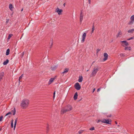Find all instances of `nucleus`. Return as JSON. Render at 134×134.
Wrapping results in <instances>:
<instances>
[{
  "label": "nucleus",
  "instance_id": "obj_4",
  "mask_svg": "<svg viewBox=\"0 0 134 134\" xmlns=\"http://www.w3.org/2000/svg\"><path fill=\"white\" fill-rule=\"evenodd\" d=\"M111 122V121L109 119H108L107 120L105 119H102V122L108 124H110Z\"/></svg>",
  "mask_w": 134,
  "mask_h": 134
},
{
  "label": "nucleus",
  "instance_id": "obj_38",
  "mask_svg": "<svg viewBox=\"0 0 134 134\" xmlns=\"http://www.w3.org/2000/svg\"><path fill=\"white\" fill-rule=\"evenodd\" d=\"M55 91L53 93V98L54 99V98L55 97Z\"/></svg>",
  "mask_w": 134,
  "mask_h": 134
},
{
  "label": "nucleus",
  "instance_id": "obj_1",
  "mask_svg": "<svg viewBox=\"0 0 134 134\" xmlns=\"http://www.w3.org/2000/svg\"><path fill=\"white\" fill-rule=\"evenodd\" d=\"M29 103V101L27 99H24L21 101L20 106L23 109H26L28 106Z\"/></svg>",
  "mask_w": 134,
  "mask_h": 134
},
{
  "label": "nucleus",
  "instance_id": "obj_41",
  "mask_svg": "<svg viewBox=\"0 0 134 134\" xmlns=\"http://www.w3.org/2000/svg\"><path fill=\"white\" fill-rule=\"evenodd\" d=\"M3 118V116H1L0 117V121H2V118Z\"/></svg>",
  "mask_w": 134,
  "mask_h": 134
},
{
  "label": "nucleus",
  "instance_id": "obj_46",
  "mask_svg": "<svg viewBox=\"0 0 134 134\" xmlns=\"http://www.w3.org/2000/svg\"><path fill=\"white\" fill-rule=\"evenodd\" d=\"M95 90V88H94L93 89V92Z\"/></svg>",
  "mask_w": 134,
  "mask_h": 134
},
{
  "label": "nucleus",
  "instance_id": "obj_45",
  "mask_svg": "<svg viewBox=\"0 0 134 134\" xmlns=\"http://www.w3.org/2000/svg\"><path fill=\"white\" fill-rule=\"evenodd\" d=\"M88 1L89 2V3L90 4L91 3V0H88Z\"/></svg>",
  "mask_w": 134,
  "mask_h": 134
},
{
  "label": "nucleus",
  "instance_id": "obj_29",
  "mask_svg": "<svg viewBox=\"0 0 134 134\" xmlns=\"http://www.w3.org/2000/svg\"><path fill=\"white\" fill-rule=\"evenodd\" d=\"M130 19L131 20L134 21V15H132L130 18Z\"/></svg>",
  "mask_w": 134,
  "mask_h": 134
},
{
  "label": "nucleus",
  "instance_id": "obj_5",
  "mask_svg": "<svg viewBox=\"0 0 134 134\" xmlns=\"http://www.w3.org/2000/svg\"><path fill=\"white\" fill-rule=\"evenodd\" d=\"M74 87L77 90H79L81 89V86L78 82L75 84Z\"/></svg>",
  "mask_w": 134,
  "mask_h": 134
},
{
  "label": "nucleus",
  "instance_id": "obj_30",
  "mask_svg": "<svg viewBox=\"0 0 134 134\" xmlns=\"http://www.w3.org/2000/svg\"><path fill=\"white\" fill-rule=\"evenodd\" d=\"M53 44V42L52 41H51L50 42V48H51Z\"/></svg>",
  "mask_w": 134,
  "mask_h": 134
},
{
  "label": "nucleus",
  "instance_id": "obj_27",
  "mask_svg": "<svg viewBox=\"0 0 134 134\" xmlns=\"http://www.w3.org/2000/svg\"><path fill=\"white\" fill-rule=\"evenodd\" d=\"M13 8V6L11 4H10L9 5V8L11 10H12V8Z\"/></svg>",
  "mask_w": 134,
  "mask_h": 134
},
{
  "label": "nucleus",
  "instance_id": "obj_49",
  "mask_svg": "<svg viewBox=\"0 0 134 134\" xmlns=\"http://www.w3.org/2000/svg\"><path fill=\"white\" fill-rule=\"evenodd\" d=\"M110 116H108L107 117H110Z\"/></svg>",
  "mask_w": 134,
  "mask_h": 134
},
{
  "label": "nucleus",
  "instance_id": "obj_8",
  "mask_svg": "<svg viewBox=\"0 0 134 134\" xmlns=\"http://www.w3.org/2000/svg\"><path fill=\"white\" fill-rule=\"evenodd\" d=\"M62 12V10L61 9H59L58 8L56 9V12H57L59 15H60L61 14V13Z\"/></svg>",
  "mask_w": 134,
  "mask_h": 134
},
{
  "label": "nucleus",
  "instance_id": "obj_20",
  "mask_svg": "<svg viewBox=\"0 0 134 134\" xmlns=\"http://www.w3.org/2000/svg\"><path fill=\"white\" fill-rule=\"evenodd\" d=\"M10 50L9 49H8L6 51V55H8L9 54Z\"/></svg>",
  "mask_w": 134,
  "mask_h": 134
},
{
  "label": "nucleus",
  "instance_id": "obj_16",
  "mask_svg": "<svg viewBox=\"0 0 134 134\" xmlns=\"http://www.w3.org/2000/svg\"><path fill=\"white\" fill-rule=\"evenodd\" d=\"M83 80V78L82 76H80L79 77L78 81L79 82H81Z\"/></svg>",
  "mask_w": 134,
  "mask_h": 134
},
{
  "label": "nucleus",
  "instance_id": "obj_43",
  "mask_svg": "<svg viewBox=\"0 0 134 134\" xmlns=\"http://www.w3.org/2000/svg\"><path fill=\"white\" fill-rule=\"evenodd\" d=\"M120 55L121 56V57H123V56H124V54H120Z\"/></svg>",
  "mask_w": 134,
  "mask_h": 134
},
{
  "label": "nucleus",
  "instance_id": "obj_39",
  "mask_svg": "<svg viewBox=\"0 0 134 134\" xmlns=\"http://www.w3.org/2000/svg\"><path fill=\"white\" fill-rule=\"evenodd\" d=\"M9 19H7L6 21V24L8 23V22H9Z\"/></svg>",
  "mask_w": 134,
  "mask_h": 134
},
{
  "label": "nucleus",
  "instance_id": "obj_12",
  "mask_svg": "<svg viewBox=\"0 0 134 134\" xmlns=\"http://www.w3.org/2000/svg\"><path fill=\"white\" fill-rule=\"evenodd\" d=\"M11 113V114H12L13 115H14L16 113V110L15 109V108H14L12 109L11 111H10Z\"/></svg>",
  "mask_w": 134,
  "mask_h": 134
},
{
  "label": "nucleus",
  "instance_id": "obj_18",
  "mask_svg": "<svg viewBox=\"0 0 134 134\" xmlns=\"http://www.w3.org/2000/svg\"><path fill=\"white\" fill-rule=\"evenodd\" d=\"M134 31V29H131L130 30L128 31L127 32L129 33H133V31Z\"/></svg>",
  "mask_w": 134,
  "mask_h": 134
},
{
  "label": "nucleus",
  "instance_id": "obj_35",
  "mask_svg": "<svg viewBox=\"0 0 134 134\" xmlns=\"http://www.w3.org/2000/svg\"><path fill=\"white\" fill-rule=\"evenodd\" d=\"M83 130H81V131H79V134H81V133H82L83 132Z\"/></svg>",
  "mask_w": 134,
  "mask_h": 134
},
{
  "label": "nucleus",
  "instance_id": "obj_44",
  "mask_svg": "<svg viewBox=\"0 0 134 134\" xmlns=\"http://www.w3.org/2000/svg\"><path fill=\"white\" fill-rule=\"evenodd\" d=\"M100 90V88H99L97 90V92H99V91Z\"/></svg>",
  "mask_w": 134,
  "mask_h": 134
},
{
  "label": "nucleus",
  "instance_id": "obj_22",
  "mask_svg": "<svg viewBox=\"0 0 134 134\" xmlns=\"http://www.w3.org/2000/svg\"><path fill=\"white\" fill-rule=\"evenodd\" d=\"M121 128L118 127L116 128V130H115L114 131L116 132H120L119 129H120Z\"/></svg>",
  "mask_w": 134,
  "mask_h": 134
},
{
  "label": "nucleus",
  "instance_id": "obj_13",
  "mask_svg": "<svg viewBox=\"0 0 134 134\" xmlns=\"http://www.w3.org/2000/svg\"><path fill=\"white\" fill-rule=\"evenodd\" d=\"M122 34V33L120 31L118 33V34L117 35H116V37H120L121 36V35Z\"/></svg>",
  "mask_w": 134,
  "mask_h": 134
},
{
  "label": "nucleus",
  "instance_id": "obj_28",
  "mask_svg": "<svg viewBox=\"0 0 134 134\" xmlns=\"http://www.w3.org/2000/svg\"><path fill=\"white\" fill-rule=\"evenodd\" d=\"M134 22V21L131 20V21L129 22V24L130 25H132L133 24Z\"/></svg>",
  "mask_w": 134,
  "mask_h": 134
},
{
  "label": "nucleus",
  "instance_id": "obj_23",
  "mask_svg": "<svg viewBox=\"0 0 134 134\" xmlns=\"http://www.w3.org/2000/svg\"><path fill=\"white\" fill-rule=\"evenodd\" d=\"M23 75L22 74L20 76L19 78V83L20 82H21V79L22 78V77H23Z\"/></svg>",
  "mask_w": 134,
  "mask_h": 134
},
{
  "label": "nucleus",
  "instance_id": "obj_31",
  "mask_svg": "<svg viewBox=\"0 0 134 134\" xmlns=\"http://www.w3.org/2000/svg\"><path fill=\"white\" fill-rule=\"evenodd\" d=\"M134 38V36L131 37L130 38L127 39V40H132V39H133Z\"/></svg>",
  "mask_w": 134,
  "mask_h": 134
},
{
  "label": "nucleus",
  "instance_id": "obj_19",
  "mask_svg": "<svg viewBox=\"0 0 134 134\" xmlns=\"http://www.w3.org/2000/svg\"><path fill=\"white\" fill-rule=\"evenodd\" d=\"M9 61L8 59H7L3 63V64L4 65H7Z\"/></svg>",
  "mask_w": 134,
  "mask_h": 134
},
{
  "label": "nucleus",
  "instance_id": "obj_42",
  "mask_svg": "<svg viewBox=\"0 0 134 134\" xmlns=\"http://www.w3.org/2000/svg\"><path fill=\"white\" fill-rule=\"evenodd\" d=\"M102 119L101 120H98V121H97V123H99V122H100V121L102 122Z\"/></svg>",
  "mask_w": 134,
  "mask_h": 134
},
{
  "label": "nucleus",
  "instance_id": "obj_3",
  "mask_svg": "<svg viewBox=\"0 0 134 134\" xmlns=\"http://www.w3.org/2000/svg\"><path fill=\"white\" fill-rule=\"evenodd\" d=\"M99 68L97 66H95L93 68L91 75V76H94L99 70Z\"/></svg>",
  "mask_w": 134,
  "mask_h": 134
},
{
  "label": "nucleus",
  "instance_id": "obj_21",
  "mask_svg": "<svg viewBox=\"0 0 134 134\" xmlns=\"http://www.w3.org/2000/svg\"><path fill=\"white\" fill-rule=\"evenodd\" d=\"M69 70V69L68 68H66L65 69L64 71L62 72V73L64 74L67 73L68 72Z\"/></svg>",
  "mask_w": 134,
  "mask_h": 134
},
{
  "label": "nucleus",
  "instance_id": "obj_36",
  "mask_svg": "<svg viewBox=\"0 0 134 134\" xmlns=\"http://www.w3.org/2000/svg\"><path fill=\"white\" fill-rule=\"evenodd\" d=\"M89 129L91 130H94V127H92L90 129Z\"/></svg>",
  "mask_w": 134,
  "mask_h": 134
},
{
  "label": "nucleus",
  "instance_id": "obj_11",
  "mask_svg": "<svg viewBox=\"0 0 134 134\" xmlns=\"http://www.w3.org/2000/svg\"><path fill=\"white\" fill-rule=\"evenodd\" d=\"M83 14L82 13V12H81L80 14V22L81 23L83 19Z\"/></svg>",
  "mask_w": 134,
  "mask_h": 134
},
{
  "label": "nucleus",
  "instance_id": "obj_53",
  "mask_svg": "<svg viewBox=\"0 0 134 134\" xmlns=\"http://www.w3.org/2000/svg\"><path fill=\"white\" fill-rule=\"evenodd\" d=\"M88 71V70H87V71Z\"/></svg>",
  "mask_w": 134,
  "mask_h": 134
},
{
  "label": "nucleus",
  "instance_id": "obj_17",
  "mask_svg": "<svg viewBox=\"0 0 134 134\" xmlns=\"http://www.w3.org/2000/svg\"><path fill=\"white\" fill-rule=\"evenodd\" d=\"M57 65H56L55 66H54L53 67H52L51 68V69L52 70H55L57 68Z\"/></svg>",
  "mask_w": 134,
  "mask_h": 134
},
{
  "label": "nucleus",
  "instance_id": "obj_40",
  "mask_svg": "<svg viewBox=\"0 0 134 134\" xmlns=\"http://www.w3.org/2000/svg\"><path fill=\"white\" fill-rule=\"evenodd\" d=\"M100 51V49H97L96 51L97 53H98Z\"/></svg>",
  "mask_w": 134,
  "mask_h": 134
},
{
  "label": "nucleus",
  "instance_id": "obj_10",
  "mask_svg": "<svg viewBox=\"0 0 134 134\" xmlns=\"http://www.w3.org/2000/svg\"><path fill=\"white\" fill-rule=\"evenodd\" d=\"M86 36V33H84L83 35L82 36V40L81 41L82 42H84L85 41Z\"/></svg>",
  "mask_w": 134,
  "mask_h": 134
},
{
  "label": "nucleus",
  "instance_id": "obj_2",
  "mask_svg": "<svg viewBox=\"0 0 134 134\" xmlns=\"http://www.w3.org/2000/svg\"><path fill=\"white\" fill-rule=\"evenodd\" d=\"M72 109V107L71 106L69 105L65 108L62 109L61 111V114H64L66 112L70 111Z\"/></svg>",
  "mask_w": 134,
  "mask_h": 134
},
{
  "label": "nucleus",
  "instance_id": "obj_33",
  "mask_svg": "<svg viewBox=\"0 0 134 134\" xmlns=\"http://www.w3.org/2000/svg\"><path fill=\"white\" fill-rule=\"evenodd\" d=\"M121 132L123 133H125L126 132V131L124 129H122Z\"/></svg>",
  "mask_w": 134,
  "mask_h": 134
},
{
  "label": "nucleus",
  "instance_id": "obj_52",
  "mask_svg": "<svg viewBox=\"0 0 134 134\" xmlns=\"http://www.w3.org/2000/svg\"><path fill=\"white\" fill-rule=\"evenodd\" d=\"M1 130V128H0V131Z\"/></svg>",
  "mask_w": 134,
  "mask_h": 134
},
{
  "label": "nucleus",
  "instance_id": "obj_26",
  "mask_svg": "<svg viewBox=\"0 0 134 134\" xmlns=\"http://www.w3.org/2000/svg\"><path fill=\"white\" fill-rule=\"evenodd\" d=\"M12 114H11V113L10 112H9L8 113H7L5 115V116H7L8 115H9V117H10V116Z\"/></svg>",
  "mask_w": 134,
  "mask_h": 134
},
{
  "label": "nucleus",
  "instance_id": "obj_47",
  "mask_svg": "<svg viewBox=\"0 0 134 134\" xmlns=\"http://www.w3.org/2000/svg\"><path fill=\"white\" fill-rule=\"evenodd\" d=\"M23 8H22L21 10V12H22L23 11Z\"/></svg>",
  "mask_w": 134,
  "mask_h": 134
},
{
  "label": "nucleus",
  "instance_id": "obj_15",
  "mask_svg": "<svg viewBox=\"0 0 134 134\" xmlns=\"http://www.w3.org/2000/svg\"><path fill=\"white\" fill-rule=\"evenodd\" d=\"M78 95L77 93V92H76L75 94V95L74 97V100H75L77 99V97Z\"/></svg>",
  "mask_w": 134,
  "mask_h": 134
},
{
  "label": "nucleus",
  "instance_id": "obj_24",
  "mask_svg": "<svg viewBox=\"0 0 134 134\" xmlns=\"http://www.w3.org/2000/svg\"><path fill=\"white\" fill-rule=\"evenodd\" d=\"M125 50H129V51H130L131 50V48L130 47H125Z\"/></svg>",
  "mask_w": 134,
  "mask_h": 134
},
{
  "label": "nucleus",
  "instance_id": "obj_48",
  "mask_svg": "<svg viewBox=\"0 0 134 134\" xmlns=\"http://www.w3.org/2000/svg\"><path fill=\"white\" fill-rule=\"evenodd\" d=\"M115 124H117V123L116 121H115Z\"/></svg>",
  "mask_w": 134,
  "mask_h": 134
},
{
  "label": "nucleus",
  "instance_id": "obj_51",
  "mask_svg": "<svg viewBox=\"0 0 134 134\" xmlns=\"http://www.w3.org/2000/svg\"><path fill=\"white\" fill-rule=\"evenodd\" d=\"M117 126H118V127H119V125H117Z\"/></svg>",
  "mask_w": 134,
  "mask_h": 134
},
{
  "label": "nucleus",
  "instance_id": "obj_32",
  "mask_svg": "<svg viewBox=\"0 0 134 134\" xmlns=\"http://www.w3.org/2000/svg\"><path fill=\"white\" fill-rule=\"evenodd\" d=\"M12 35H13L12 34H9V36H8V39H10V38L12 37Z\"/></svg>",
  "mask_w": 134,
  "mask_h": 134
},
{
  "label": "nucleus",
  "instance_id": "obj_7",
  "mask_svg": "<svg viewBox=\"0 0 134 134\" xmlns=\"http://www.w3.org/2000/svg\"><path fill=\"white\" fill-rule=\"evenodd\" d=\"M104 58H103V60L104 61H106L108 58V54L107 53H104Z\"/></svg>",
  "mask_w": 134,
  "mask_h": 134
},
{
  "label": "nucleus",
  "instance_id": "obj_34",
  "mask_svg": "<svg viewBox=\"0 0 134 134\" xmlns=\"http://www.w3.org/2000/svg\"><path fill=\"white\" fill-rule=\"evenodd\" d=\"M94 26H93L92 29V34L94 30Z\"/></svg>",
  "mask_w": 134,
  "mask_h": 134
},
{
  "label": "nucleus",
  "instance_id": "obj_37",
  "mask_svg": "<svg viewBox=\"0 0 134 134\" xmlns=\"http://www.w3.org/2000/svg\"><path fill=\"white\" fill-rule=\"evenodd\" d=\"M24 54V52H23L21 54V56L22 58Z\"/></svg>",
  "mask_w": 134,
  "mask_h": 134
},
{
  "label": "nucleus",
  "instance_id": "obj_50",
  "mask_svg": "<svg viewBox=\"0 0 134 134\" xmlns=\"http://www.w3.org/2000/svg\"><path fill=\"white\" fill-rule=\"evenodd\" d=\"M94 62H93V63H92V64H93V63H94Z\"/></svg>",
  "mask_w": 134,
  "mask_h": 134
},
{
  "label": "nucleus",
  "instance_id": "obj_6",
  "mask_svg": "<svg viewBox=\"0 0 134 134\" xmlns=\"http://www.w3.org/2000/svg\"><path fill=\"white\" fill-rule=\"evenodd\" d=\"M120 43L121 45L123 47H124L125 45L126 46H127L129 44L126 41H121Z\"/></svg>",
  "mask_w": 134,
  "mask_h": 134
},
{
  "label": "nucleus",
  "instance_id": "obj_25",
  "mask_svg": "<svg viewBox=\"0 0 134 134\" xmlns=\"http://www.w3.org/2000/svg\"><path fill=\"white\" fill-rule=\"evenodd\" d=\"M13 119L12 120L11 122V126L12 128H13Z\"/></svg>",
  "mask_w": 134,
  "mask_h": 134
},
{
  "label": "nucleus",
  "instance_id": "obj_14",
  "mask_svg": "<svg viewBox=\"0 0 134 134\" xmlns=\"http://www.w3.org/2000/svg\"><path fill=\"white\" fill-rule=\"evenodd\" d=\"M17 120H18V118H16L14 122V130H15V129L16 127V124L17 122Z\"/></svg>",
  "mask_w": 134,
  "mask_h": 134
},
{
  "label": "nucleus",
  "instance_id": "obj_9",
  "mask_svg": "<svg viewBox=\"0 0 134 134\" xmlns=\"http://www.w3.org/2000/svg\"><path fill=\"white\" fill-rule=\"evenodd\" d=\"M55 77L52 78H51L48 82V84L50 85L51 84V83L55 79Z\"/></svg>",
  "mask_w": 134,
  "mask_h": 134
}]
</instances>
